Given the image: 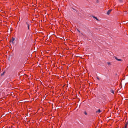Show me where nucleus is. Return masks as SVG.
<instances>
[{
	"label": "nucleus",
	"mask_w": 128,
	"mask_h": 128,
	"mask_svg": "<svg viewBox=\"0 0 128 128\" xmlns=\"http://www.w3.org/2000/svg\"><path fill=\"white\" fill-rule=\"evenodd\" d=\"M128 126V120H126L124 123V128H127Z\"/></svg>",
	"instance_id": "1"
},
{
	"label": "nucleus",
	"mask_w": 128,
	"mask_h": 128,
	"mask_svg": "<svg viewBox=\"0 0 128 128\" xmlns=\"http://www.w3.org/2000/svg\"><path fill=\"white\" fill-rule=\"evenodd\" d=\"M15 40V38H14L12 37V39L10 40V42H12L13 44L14 43V41Z\"/></svg>",
	"instance_id": "2"
},
{
	"label": "nucleus",
	"mask_w": 128,
	"mask_h": 128,
	"mask_svg": "<svg viewBox=\"0 0 128 128\" xmlns=\"http://www.w3.org/2000/svg\"><path fill=\"white\" fill-rule=\"evenodd\" d=\"M112 10L111 9H110L109 10H108V11L107 12V14H108L109 15L110 14V12H111V11H112Z\"/></svg>",
	"instance_id": "3"
},
{
	"label": "nucleus",
	"mask_w": 128,
	"mask_h": 128,
	"mask_svg": "<svg viewBox=\"0 0 128 128\" xmlns=\"http://www.w3.org/2000/svg\"><path fill=\"white\" fill-rule=\"evenodd\" d=\"M26 24H27V26H28V30H30V28H29V26H30V25L29 24H28V23L26 22Z\"/></svg>",
	"instance_id": "4"
},
{
	"label": "nucleus",
	"mask_w": 128,
	"mask_h": 128,
	"mask_svg": "<svg viewBox=\"0 0 128 128\" xmlns=\"http://www.w3.org/2000/svg\"><path fill=\"white\" fill-rule=\"evenodd\" d=\"M101 111H101L100 110V109H99V110H98L96 111V113H99Z\"/></svg>",
	"instance_id": "5"
},
{
	"label": "nucleus",
	"mask_w": 128,
	"mask_h": 128,
	"mask_svg": "<svg viewBox=\"0 0 128 128\" xmlns=\"http://www.w3.org/2000/svg\"><path fill=\"white\" fill-rule=\"evenodd\" d=\"M115 58L118 60L119 61H122V60L120 59H119L118 58L116 57Z\"/></svg>",
	"instance_id": "6"
},
{
	"label": "nucleus",
	"mask_w": 128,
	"mask_h": 128,
	"mask_svg": "<svg viewBox=\"0 0 128 128\" xmlns=\"http://www.w3.org/2000/svg\"><path fill=\"white\" fill-rule=\"evenodd\" d=\"M114 90H111V92L113 94H114Z\"/></svg>",
	"instance_id": "7"
},
{
	"label": "nucleus",
	"mask_w": 128,
	"mask_h": 128,
	"mask_svg": "<svg viewBox=\"0 0 128 128\" xmlns=\"http://www.w3.org/2000/svg\"><path fill=\"white\" fill-rule=\"evenodd\" d=\"M84 114L86 115H87V114L86 111H85L84 112Z\"/></svg>",
	"instance_id": "8"
},
{
	"label": "nucleus",
	"mask_w": 128,
	"mask_h": 128,
	"mask_svg": "<svg viewBox=\"0 0 128 128\" xmlns=\"http://www.w3.org/2000/svg\"><path fill=\"white\" fill-rule=\"evenodd\" d=\"M94 18L96 20H98V18L96 17H94Z\"/></svg>",
	"instance_id": "9"
},
{
	"label": "nucleus",
	"mask_w": 128,
	"mask_h": 128,
	"mask_svg": "<svg viewBox=\"0 0 128 128\" xmlns=\"http://www.w3.org/2000/svg\"><path fill=\"white\" fill-rule=\"evenodd\" d=\"M4 72L2 73V74H1V76H2L4 74Z\"/></svg>",
	"instance_id": "10"
},
{
	"label": "nucleus",
	"mask_w": 128,
	"mask_h": 128,
	"mask_svg": "<svg viewBox=\"0 0 128 128\" xmlns=\"http://www.w3.org/2000/svg\"><path fill=\"white\" fill-rule=\"evenodd\" d=\"M77 30L80 33V31L78 29H77Z\"/></svg>",
	"instance_id": "11"
},
{
	"label": "nucleus",
	"mask_w": 128,
	"mask_h": 128,
	"mask_svg": "<svg viewBox=\"0 0 128 128\" xmlns=\"http://www.w3.org/2000/svg\"><path fill=\"white\" fill-rule=\"evenodd\" d=\"M108 65H109L110 64V63L108 62Z\"/></svg>",
	"instance_id": "12"
}]
</instances>
